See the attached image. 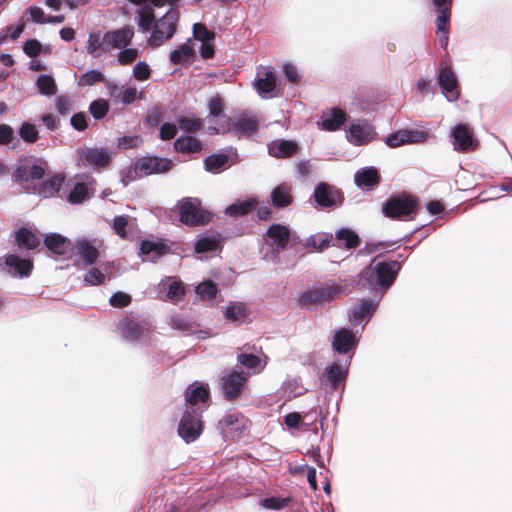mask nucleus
<instances>
[{"mask_svg":"<svg viewBox=\"0 0 512 512\" xmlns=\"http://www.w3.org/2000/svg\"><path fill=\"white\" fill-rule=\"evenodd\" d=\"M87 120V115L84 112H79L71 117L70 123L75 130L84 131L88 126Z\"/></svg>","mask_w":512,"mask_h":512,"instance_id":"obj_63","label":"nucleus"},{"mask_svg":"<svg viewBox=\"0 0 512 512\" xmlns=\"http://www.w3.org/2000/svg\"><path fill=\"white\" fill-rule=\"evenodd\" d=\"M56 109L61 115H68L73 110V101L66 95H61L56 99Z\"/></svg>","mask_w":512,"mask_h":512,"instance_id":"obj_60","label":"nucleus"},{"mask_svg":"<svg viewBox=\"0 0 512 512\" xmlns=\"http://www.w3.org/2000/svg\"><path fill=\"white\" fill-rule=\"evenodd\" d=\"M16 243L21 248L35 249L39 246L40 240L29 229L20 228L15 235Z\"/></svg>","mask_w":512,"mask_h":512,"instance_id":"obj_37","label":"nucleus"},{"mask_svg":"<svg viewBox=\"0 0 512 512\" xmlns=\"http://www.w3.org/2000/svg\"><path fill=\"white\" fill-rule=\"evenodd\" d=\"M195 292L202 300H212L216 297L218 288L215 283L208 280L200 283Z\"/></svg>","mask_w":512,"mask_h":512,"instance_id":"obj_47","label":"nucleus"},{"mask_svg":"<svg viewBox=\"0 0 512 512\" xmlns=\"http://www.w3.org/2000/svg\"><path fill=\"white\" fill-rule=\"evenodd\" d=\"M276 75L273 71H262L257 73V77L254 81V86L258 94L266 98L268 94L274 91L276 87Z\"/></svg>","mask_w":512,"mask_h":512,"instance_id":"obj_27","label":"nucleus"},{"mask_svg":"<svg viewBox=\"0 0 512 512\" xmlns=\"http://www.w3.org/2000/svg\"><path fill=\"white\" fill-rule=\"evenodd\" d=\"M264 240L269 250L264 253L263 259L276 263L279 252L284 250L290 242L294 241V237L287 226L273 224L267 229Z\"/></svg>","mask_w":512,"mask_h":512,"instance_id":"obj_4","label":"nucleus"},{"mask_svg":"<svg viewBox=\"0 0 512 512\" xmlns=\"http://www.w3.org/2000/svg\"><path fill=\"white\" fill-rule=\"evenodd\" d=\"M134 37V31L131 27L125 26L114 31H108L104 34L105 49H123L130 45Z\"/></svg>","mask_w":512,"mask_h":512,"instance_id":"obj_20","label":"nucleus"},{"mask_svg":"<svg viewBox=\"0 0 512 512\" xmlns=\"http://www.w3.org/2000/svg\"><path fill=\"white\" fill-rule=\"evenodd\" d=\"M134 20L141 33H150L147 38L148 46L159 48L177 33L180 20L179 7L169 8L163 15L156 17L151 5H142L137 7Z\"/></svg>","mask_w":512,"mask_h":512,"instance_id":"obj_2","label":"nucleus"},{"mask_svg":"<svg viewBox=\"0 0 512 512\" xmlns=\"http://www.w3.org/2000/svg\"><path fill=\"white\" fill-rule=\"evenodd\" d=\"M111 154L107 148H86L78 151L77 164L81 167L102 168L109 164Z\"/></svg>","mask_w":512,"mask_h":512,"instance_id":"obj_13","label":"nucleus"},{"mask_svg":"<svg viewBox=\"0 0 512 512\" xmlns=\"http://www.w3.org/2000/svg\"><path fill=\"white\" fill-rule=\"evenodd\" d=\"M291 501V497L271 496L261 499L259 505L267 510L280 511L288 507Z\"/></svg>","mask_w":512,"mask_h":512,"instance_id":"obj_43","label":"nucleus"},{"mask_svg":"<svg viewBox=\"0 0 512 512\" xmlns=\"http://www.w3.org/2000/svg\"><path fill=\"white\" fill-rule=\"evenodd\" d=\"M297 143L292 140H275L268 144V152L276 158L290 157L297 151Z\"/></svg>","mask_w":512,"mask_h":512,"instance_id":"obj_31","label":"nucleus"},{"mask_svg":"<svg viewBox=\"0 0 512 512\" xmlns=\"http://www.w3.org/2000/svg\"><path fill=\"white\" fill-rule=\"evenodd\" d=\"M138 50L136 48H123L117 55V60L121 65L131 64L138 57Z\"/></svg>","mask_w":512,"mask_h":512,"instance_id":"obj_59","label":"nucleus"},{"mask_svg":"<svg viewBox=\"0 0 512 512\" xmlns=\"http://www.w3.org/2000/svg\"><path fill=\"white\" fill-rule=\"evenodd\" d=\"M237 361L240 365L252 370L253 373H259L260 371H262L266 364L264 363L262 365L261 359L258 356L244 352L238 353Z\"/></svg>","mask_w":512,"mask_h":512,"instance_id":"obj_39","label":"nucleus"},{"mask_svg":"<svg viewBox=\"0 0 512 512\" xmlns=\"http://www.w3.org/2000/svg\"><path fill=\"white\" fill-rule=\"evenodd\" d=\"M109 302L114 307H125L131 302V296L124 292H116L110 297Z\"/></svg>","mask_w":512,"mask_h":512,"instance_id":"obj_64","label":"nucleus"},{"mask_svg":"<svg viewBox=\"0 0 512 512\" xmlns=\"http://www.w3.org/2000/svg\"><path fill=\"white\" fill-rule=\"evenodd\" d=\"M7 273L12 277L25 278L30 276L33 269V262L22 259L16 254H9L5 258Z\"/></svg>","mask_w":512,"mask_h":512,"instance_id":"obj_21","label":"nucleus"},{"mask_svg":"<svg viewBox=\"0 0 512 512\" xmlns=\"http://www.w3.org/2000/svg\"><path fill=\"white\" fill-rule=\"evenodd\" d=\"M200 408H185L178 424V435L186 442H194L202 433Z\"/></svg>","mask_w":512,"mask_h":512,"instance_id":"obj_6","label":"nucleus"},{"mask_svg":"<svg viewBox=\"0 0 512 512\" xmlns=\"http://www.w3.org/2000/svg\"><path fill=\"white\" fill-rule=\"evenodd\" d=\"M347 114L344 110L334 107L324 111L318 125L322 130L336 131L346 122Z\"/></svg>","mask_w":512,"mask_h":512,"instance_id":"obj_22","label":"nucleus"},{"mask_svg":"<svg viewBox=\"0 0 512 512\" xmlns=\"http://www.w3.org/2000/svg\"><path fill=\"white\" fill-rule=\"evenodd\" d=\"M145 177L144 174H142V171L139 169V160L135 162L133 165L128 167L123 175L121 182L123 183V186H127L130 182H133L137 179Z\"/></svg>","mask_w":512,"mask_h":512,"instance_id":"obj_53","label":"nucleus"},{"mask_svg":"<svg viewBox=\"0 0 512 512\" xmlns=\"http://www.w3.org/2000/svg\"><path fill=\"white\" fill-rule=\"evenodd\" d=\"M315 202L321 207H332L340 200V194L326 183L318 184L314 189Z\"/></svg>","mask_w":512,"mask_h":512,"instance_id":"obj_24","label":"nucleus"},{"mask_svg":"<svg viewBox=\"0 0 512 512\" xmlns=\"http://www.w3.org/2000/svg\"><path fill=\"white\" fill-rule=\"evenodd\" d=\"M336 239L344 242L348 249L357 247L360 242L358 235L348 228L339 229L336 232Z\"/></svg>","mask_w":512,"mask_h":512,"instance_id":"obj_46","label":"nucleus"},{"mask_svg":"<svg viewBox=\"0 0 512 512\" xmlns=\"http://www.w3.org/2000/svg\"><path fill=\"white\" fill-rule=\"evenodd\" d=\"M174 148L180 153H197L202 149V143L194 136H181L174 142Z\"/></svg>","mask_w":512,"mask_h":512,"instance_id":"obj_34","label":"nucleus"},{"mask_svg":"<svg viewBox=\"0 0 512 512\" xmlns=\"http://www.w3.org/2000/svg\"><path fill=\"white\" fill-rule=\"evenodd\" d=\"M139 249L144 261H155L166 252L165 245L149 240H143Z\"/></svg>","mask_w":512,"mask_h":512,"instance_id":"obj_33","label":"nucleus"},{"mask_svg":"<svg viewBox=\"0 0 512 512\" xmlns=\"http://www.w3.org/2000/svg\"><path fill=\"white\" fill-rule=\"evenodd\" d=\"M179 128L184 132H195L202 126L201 121L190 117H180L177 121Z\"/></svg>","mask_w":512,"mask_h":512,"instance_id":"obj_55","label":"nucleus"},{"mask_svg":"<svg viewBox=\"0 0 512 512\" xmlns=\"http://www.w3.org/2000/svg\"><path fill=\"white\" fill-rule=\"evenodd\" d=\"M228 156L225 154H214L204 160L205 169L212 173H219L227 164Z\"/></svg>","mask_w":512,"mask_h":512,"instance_id":"obj_45","label":"nucleus"},{"mask_svg":"<svg viewBox=\"0 0 512 512\" xmlns=\"http://www.w3.org/2000/svg\"><path fill=\"white\" fill-rule=\"evenodd\" d=\"M429 134L417 129H400L389 134L385 143L391 148H397L404 144H418L427 140Z\"/></svg>","mask_w":512,"mask_h":512,"instance_id":"obj_15","label":"nucleus"},{"mask_svg":"<svg viewBox=\"0 0 512 512\" xmlns=\"http://www.w3.org/2000/svg\"><path fill=\"white\" fill-rule=\"evenodd\" d=\"M333 241V236L330 233H317L309 236L304 246L307 248H314L317 250H323L330 246Z\"/></svg>","mask_w":512,"mask_h":512,"instance_id":"obj_41","label":"nucleus"},{"mask_svg":"<svg viewBox=\"0 0 512 512\" xmlns=\"http://www.w3.org/2000/svg\"><path fill=\"white\" fill-rule=\"evenodd\" d=\"M453 0H432L436 10V22L449 23Z\"/></svg>","mask_w":512,"mask_h":512,"instance_id":"obj_44","label":"nucleus"},{"mask_svg":"<svg viewBox=\"0 0 512 512\" xmlns=\"http://www.w3.org/2000/svg\"><path fill=\"white\" fill-rule=\"evenodd\" d=\"M180 221L189 226L205 225L210 221V213L200 207L197 199H186L180 204Z\"/></svg>","mask_w":512,"mask_h":512,"instance_id":"obj_11","label":"nucleus"},{"mask_svg":"<svg viewBox=\"0 0 512 512\" xmlns=\"http://www.w3.org/2000/svg\"><path fill=\"white\" fill-rule=\"evenodd\" d=\"M105 273L97 267H91L84 277V281L89 285H100L105 281Z\"/></svg>","mask_w":512,"mask_h":512,"instance_id":"obj_54","label":"nucleus"},{"mask_svg":"<svg viewBox=\"0 0 512 512\" xmlns=\"http://www.w3.org/2000/svg\"><path fill=\"white\" fill-rule=\"evenodd\" d=\"M292 188L291 185L287 183H282L277 185L270 194V200L274 207L276 208H285L292 204L293 196H292Z\"/></svg>","mask_w":512,"mask_h":512,"instance_id":"obj_30","label":"nucleus"},{"mask_svg":"<svg viewBox=\"0 0 512 512\" xmlns=\"http://www.w3.org/2000/svg\"><path fill=\"white\" fill-rule=\"evenodd\" d=\"M173 166V162L166 158L146 157L139 160V169L144 176L165 173Z\"/></svg>","mask_w":512,"mask_h":512,"instance_id":"obj_23","label":"nucleus"},{"mask_svg":"<svg viewBox=\"0 0 512 512\" xmlns=\"http://www.w3.org/2000/svg\"><path fill=\"white\" fill-rule=\"evenodd\" d=\"M248 374L236 368L226 369L221 376V390L226 400L236 399L243 390Z\"/></svg>","mask_w":512,"mask_h":512,"instance_id":"obj_9","label":"nucleus"},{"mask_svg":"<svg viewBox=\"0 0 512 512\" xmlns=\"http://www.w3.org/2000/svg\"><path fill=\"white\" fill-rule=\"evenodd\" d=\"M224 315L225 318L231 322L243 321L248 315L247 307L244 303L241 302L230 303L226 307Z\"/></svg>","mask_w":512,"mask_h":512,"instance_id":"obj_38","label":"nucleus"},{"mask_svg":"<svg viewBox=\"0 0 512 512\" xmlns=\"http://www.w3.org/2000/svg\"><path fill=\"white\" fill-rule=\"evenodd\" d=\"M343 292L341 285L334 282L326 283L302 292L299 296V303L307 307L325 305L339 298Z\"/></svg>","mask_w":512,"mask_h":512,"instance_id":"obj_5","label":"nucleus"},{"mask_svg":"<svg viewBox=\"0 0 512 512\" xmlns=\"http://www.w3.org/2000/svg\"><path fill=\"white\" fill-rule=\"evenodd\" d=\"M45 246L54 254L63 255L68 249V240L58 233L48 234L44 239Z\"/></svg>","mask_w":512,"mask_h":512,"instance_id":"obj_35","label":"nucleus"},{"mask_svg":"<svg viewBox=\"0 0 512 512\" xmlns=\"http://www.w3.org/2000/svg\"><path fill=\"white\" fill-rule=\"evenodd\" d=\"M19 136L26 143H35L39 137V132L34 124L24 122L19 128Z\"/></svg>","mask_w":512,"mask_h":512,"instance_id":"obj_48","label":"nucleus"},{"mask_svg":"<svg viewBox=\"0 0 512 512\" xmlns=\"http://www.w3.org/2000/svg\"><path fill=\"white\" fill-rule=\"evenodd\" d=\"M36 86L41 95L50 97L56 94L57 85L54 78L48 74H41L37 77Z\"/></svg>","mask_w":512,"mask_h":512,"instance_id":"obj_40","label":"nucleus"},{"mask_svg":"<svg viewBox=\"0 0 512 512\" xmlns=\"http://www.w3.org/2000/svg\"><path fill=\"white\" fill-rule=\"evenodd\" d=\"M258 129V122L254 118L239 117L235 122L227 119V131L238 135L250 136Z\"/></svg>","mask_w":512,"mask_h":512,"instance_id":"obj_29","label":"nucleus"},{"mask_svg":"<svg viewBox=\"0 0 512 512\" xmlns=\"http://www.w3.org/2000/svg\"><path fill=\"white\" fill-rule=\"evenodd\" d=\"M453 150L459 153H469L475 151L479 146V141L475 137L472 129L465 123H458L450 132Z\"/></svg>","mask_w":512,"mask_h":512,"instance_id":"obj_10","label":"nucleus"},{"mask_svg":"<svg viewBox=\"0 0 512 512\" xmlns=\"http://www.w3.org/2000/svg\"><path fill=\"white\" fill-rule=\"evenodd\" d=\"M104 81V74L98 70H89L82 74L78 80L79 86H92Z\"/></svg>","mask_w":512,"mask_h":512,"instance_id":"obj_51","label":"nucleus"},{"mask_svg":"<svg viewBox=\"0 0 512 512\" xmlns=\"http://www.w3.org/2000/svg\"><path fill=\"white\" fill-rule=\"evenodd\" d=\"M86 182H76L68 195V201L71 204H80L90 197L94 192V180L86 177Z\"/></svg>","mask_w":512,"mask_h":512,"instance_id":"obj_26","label":"nucleus"},{"mask_svg":"<svg viewBox=\"0 0 512 512\" xmlns=\"http://www.w3.org/2000/svg\"><path fill=\"white\" fill-rule=\"evenodd\" d=\"M157 288L159 290L158 297L172 303L181 301L186 294L184 283L175 277H166L162 279Z\"/></svg>","mask_w":512,"mask_h":512,"instance_id":"obj_16","label":"nucleus"},{"mask_svg":"<svg viewBox=\"0 0 512 512\" xmlns=\"http://www.w3.org/2000/svg\"><path fill=\"white\" fill-rule=\"evenodd\" d=\"M209 396V386L207 384L195 382L189 385L185 391V408H200L203 411Z\"/></svg>","mask_w":512,"mask_h":512,"instance_id":"obj_18","label":"nucleus"},{"mask_svg":"<svg viewBox=\"0 0 512 512\" xmlns=\"http://www.w3.org/2000/svg\"><path fill=\"white\" fill-rule=\"evenodd\" d=\"M150 74V67L145 62H138L133 68V76L139 81L147 80L150 77Z\"/></svg>","mask_w":512,"mask_h":512,"instance_id":"obj_62","label":"nucleus"},{"mask_svg":"<svg viewBox=\"0 0 512 512\" xmlns=\"http://www.w3.org/2000/svg\"><path fill=\"white\" fill-rule=\"evenodd\" d=\"M120 335L137 345L152 343V323L147 317L131 315L123 318L118 325Z\"/></svg>","mask_w":512,"mask_h":512,"instance_id":"obj_3","label":"nucleus"},{"mask_svg":"<svg viewBox=\"0 0 512 512\" xmlns=\"http://www.w3.org/2000/svg\"><path fill=\"white\" fill-rule=\"evenodd\" d=\"M102 247L103 242L98 238H81L75 242L74 251L85 266H91L99 258Z\"/></svg>","mask_w":512,"mask_h":512,"instance_id":"obj_12","label":"nucleus"},{"mask_svg":"<svg viewBox=\"0 0 512 512\" xmlns=\"http://www.w3.org/2000/svg\"><path fill=\"white\" fill-rule=\"evenodd\" d=\"M109 110V104L104 99H97L90 103L89 112L96 119H102L106 116Z\"/></svg>","mask_w":512,"mask_h":512,"instance_id":"obj_50","label":"nucleus"},{"mask_svg":"<svg viewBox=\"0 0 512 512\" xmlns=\"http://www.w3.org/2000/svg\"><path fill=\"white\" fill-rule=\"evenodd\" d=\"M358 345L356 333L348 328L335 331L332 338V349L338 354H349Z\"/></svg>","mask_w":512,"mask_h":512,"instance_id":"obj_19","label":"nucleus"},{"mask_svg":"<svg viewBox=\"0 0 512 512\" xmlns=\"http://www.w3.org/2000/svg\"><path fill=\"white\" fill-rule=\"evenodd\" d=\"M209 116L213 118H221L227 120L228 118L223 112V103L219 97H214L209 101Z\"/></svg>","mask_w":512,"mask_h":512,"instance_id":"obj_57","label":"nucleus"},{"mask_svg":"<svg viewBox=\"0 0 512 512\" xmlns=\"http://www.w3.org/2000/svg\"><path fill=\"white\" fill-rule=\"evenodd\" d=\"M16 140L14 130L7 124H0V145H10L12 148L16 147L13 141Z\"/></svg>","mask_w":512,"mask_h":512,"instance_id":"obj_58","label":"nucleus"},{"mask_svg":"<svg viewBox=\"0 0 512 512\" xmlns=\"http://www.w3.org/2000/svg\"><path fill=\"white\" fill-rule=\"evenodd\" d=\"M437 82L448 101L455 102L459 99L460 90L458 80L450 66H441L438 72Z\"/></svg>","mask_w":512,"mask_h":512,"instance_id":"obj_14","label":"nucleus"},{"mask_svg":"<svg viewBox=\"0 0 512 512\" xmlns=\"http://www.w3.org/2000/svg\"><path fill=\"white\" fill-rule=\"evenodd\" d=\"M376 132L374 127L365 120H357L351 123L346 137L354 145L361 146L369 143L374 138Z\"/></svg>","mask_w":512,"mask_h":512,"instance_id":"obj_17","label":"nucleus"},{"mask_svg":"<svg viewBox=\"0 0 512 512\" xmlns=\"http://www.w3.org/2000/svg\"><path fill=\"white\" fill-rule=\"evenodd\" d=\"M195 54L194 41L188 39L170 52L169 60L174 65H182L190 62Z\"/></svg>","mask_w":512,"mask_h":512,"instance_id":"obj_28","label":"nucleus"},{"mask_svg":"<svg viewBox=\"0 0 512 512\" xmlns=\"http://www.w3.org/2000/svg\"><path fill=\"white\" fill-rule=\"evenodd\" d=\"M354 182L360 188H370L379 182V174L374 167L359 169L354 175Z\"/></svg>","mask_w":512,"mask_h":512,"instance_id":"obj_32","label":"nucleus"},{"mask_svg":"<svg viewBox=\"0 0 512 512\" xmlns=\"http://www.w3.org/2000/svg\"><path fill=\"white\" fill-rule=\"evenodd\" d=\"M351 359L352 355H348L344 363L334 361L324 369L321 376V384L328 392L332 393L340 387H344Z\"/></svg>","mask_w":512,"mask_h":512,"instance_id":"obj_8","label":"nucleus"},{"mask_svg":"<svg viewBox=\"0 0 512 512\" xmlns=\"http://www.w3.org/2000/svg\"><path fill=\"white\" fill-rule=\"evenodd\" d=\"M400 269L401 264L396 260L377 261L374 259L361 271L358 286L360 289L373 291L374 297L362 298L358 304L350 308L349 320L352 325L361 324V329L365 328L383 295L395 282Z\"/></svg>","mask_w":512,"mask_h":512,"instance_id":"obj_1","label":"nucleus"},{"mask_svg":"<svg viewBox=\"0 0 512 512\" xmlns=\"http://www.w3.org/2000/svg\"><path fill=\"white\" fill-rule=\"evenodd\" d=\"M129 2L136 4L138 7L142 5H151L155 7H163L165 4L169 5V8L179 7V0H128Z\"/></svg>","mask_w":512,"mask_h":512,"instance_id":"obj_56","label":"nucleus"},{"mask_svg":"<svg viewBox=\"0 0 512 512\" xmlns=\"http://www.w3.org/2000/svg\"><path fill=\"white\" fill-rule=\"evenodd\" d=\"M416 201L410 196H395L386 201L382 211L386 217L398 220H409L416 212Z\"/></svg>","mask_w":512,"mask_h":512,"instance_id":"obj_7","label":"nucleus"},{"mask_svg":"<svg viewBox=\"0 0 512 512\" xmlns=\"http://www.w3.org/2000/svg\"><path fill=\"white\" fill-rule=\"evenodd\" d=\"M193 37L202 43L211 42L215 38L214 32L208 30L202 23H195L193 25Z\"/></svg>","mask_w":512,"mask_h":512,"instance_id":"obj_52","label":"nucleus"},{"mask_svg":"<svg viewBox=\"0 0 512 512\" xmlns=\"http://www.w3.org/2000/svg\"><path fill=\"white\" fill-rule=\"evenodd\" d=\"M218 425L224 436H233L234 432L241 433L246 428V419L238 413L229 414L223 417Z\"/></svg>","mask_w":512,"mask_h":512,"instance_id":"obj_25","label":"nucleus"},{"mask_svg":"<svg viewBox=\"0 0 512 512\" xmlns=\"http://www.w3.org/2000/svg\"><path fill=\"white\" fill-rule=\"evenodd\" d=\"M218 240L214 237L203 236L200 237L195 243V251L197 253H204L215 251L218 248Z\"/></svg>","mask_w":512,"mask_h":512,"instance_id":"obj_49","label":"nucleus"},{"mask_svg":"<svg viewBox=\"0 0 512 512\" xmlns=\"http://www.w3.org/2000/svg\"><path fill=\"white\" fill-rule=\"evenodd\" d=\"M257 200L249 198L243 201L235 202L225 209V214L231 217H240L248 214L257 205Z\"/></svg>","mask_w":512,"mask_h":512,"instance_id":"obj_36","label":"nucleus"},{"mask_svg":"<svg viewBox=\"0 0 512 512\" xmlns=\"http://www.w3.org/2000/svg\"><path fill=\"white\" fill-rule=\"evenodd\" d=\"M448 24L449 23L436 22V27H437L436 34H437L438 42H439L440 46L444 49L447 48L448 41H449Z\"/></svg>","mask_w":512,"mask_h":512,"instance_id":"obj_61","label":"nucleus"},{"mask_svg":"<svg viewBox=\"0 0 512 512\" xmlns=\"http://www.w3.org/2000/svg\"><path fill=\"white\" fill-rule=\"evenodd\" d=\"M105 49L104 35L100 33H90L87 41V53L92 57L97 58Z\"/></svg>","mask_w":512,"mask_h":512,"instance_id":"obj_42","label":"nucleus"}]
</instances>
